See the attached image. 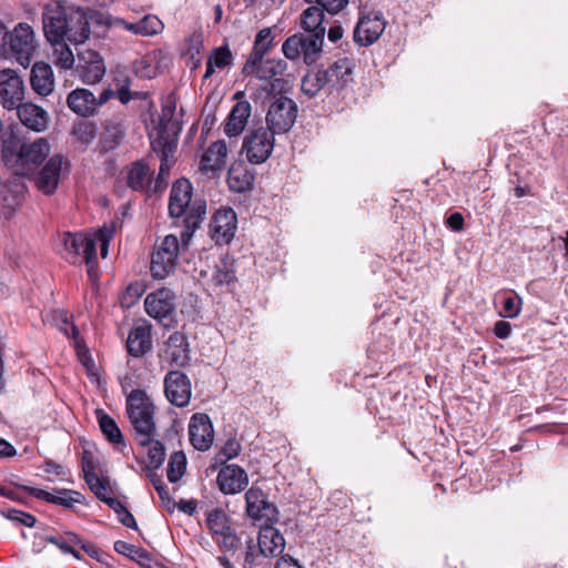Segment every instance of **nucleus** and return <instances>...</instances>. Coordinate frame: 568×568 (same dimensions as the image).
<instances>
[{"mask_svg": "<svg viewBox=\"0 0 568 568\" xmlns=\"http://www.w3.org/2000/svg\"><path fill=\"white\" fill-rule=\"evenodd\" d=\"M42 24L44 37L50 43L68 40L72 44H82L91 34L87 16L80 11L69 12L58 0H52L44 6Z\"/></svg>", "mask_w": 568, "mask_h": 568, "instance_id": "f257e3e1", "label": "nucleus"}, {"mask_svg": "<svg viewBox=\"0 0 568 568\" xmlns=\"http://www.w3.org/2000/svg\"><path fill=\"white\" fill-rule=\"evenodd\" d=\"M205 203H199L197 214H189L184 217L185 229L181 232V240L176 235L169 234L154 244L150 264V272L154 278L163 280L174 272L180 250L189 245L194 231L205 215Z\"/></svg>", "mask_w": 568, "mask_h": 568, "instance_id": "f03ea898", "label": "nucleus"}, {"mask_svg": "<svg viewBox=\"0 0 568 568\" xmlns=\"http://www.w3.org/2000/svg\"><path fill=\"white\" fill-rule=\"evenodd\" d=\"M115 222H111L110 224H104L100 227L94 237L88 236L83 233H64L62 235L64 258L74 265L84 262L88 265L89 276H97V243H100V254L105 258L109 251V244L115 233Z\"/></svg>", "mask_w": 568, "mask_h": 568, "instance_id": "7ed1b4c3", "label": "nucleus"}, {"mask_svg": "<svg viewBox=\"0 0 568 568\" xmlns=\"http://www.w3.org/2000/svg\"><path fill=\"white\" fill-rule=\"evenodd\" d=\"M50 149L44 138H39L31 143H20L11 138L3 142L2 160L16 174L31 175L48 158Z\"/></svg>", "mask_w": 568, "mask_h": 568, "instance_id": "20e7f679", "label": "nucleus"}, {"mask_svg": "<svg viewBox=\"0 0 568 568\" xmlns=\"http://www.w3.org/2000/svg\"><path fill=\"white\" fill-rule=\"evenodd\" d=\"M125 409L133 438L140 447H144L145 437L155 435V405L145 390L133 389L126 396Z\"/></svg>", "mask_w": 568, "mask_h": 568, "instance_id": "39448f33", "label": "nucleus"}, {"mask_svg": "<svg viewBox=\"0 0 568 568\" xmlns=\"http://www.w3.org/2000/svg\"><path fill=\"white\" fill-rule=\"evenodd\" d=\"M161 465L162 464H140L139 469L134 466H132V469L136 473L143 474L152 483L161 499L162 506L169 513H173L174 509L178 508L180 511L192 516L196 511L197 501L195 499H181L176 503L163 480V470L160 469Z\"/></svg>", "mask_w": 568, "mask_h": 568, "instance_id": "423d86ee", "label": "nucleus"}, {"mask_svg": "<svg viewBox=\"0 0 568 568\" xmlns=\"http://www.w3.org/2000/svg\"><path fill=\"white\" fill-rule=\"evenodd\" d=\"M6 43L9 45L11 57L27 69L38 48L33 28L27 22L18 23L12 31L8 32Z\"/></svg>", "mask_w": 568, "mask_h": 568, "instance_id": "0eeeda50", "label": "nucleus"}, {"mask_svg": "<svg viewBox=\"0 0 568 568\" xmlns=\"http://www.w3.org/2000/svg\"><path fill=\"white\" fill-rule=\"evenodd\" d=\"M274 135L263 125L254 126L245 134L242 151L250 163L262 164L270 158L274 149Z\"/></svg>", "mask_w": 568, "mask_h": 568, "instance_id": "6e6552de", "label": "nucleus"}, {"mask_svg": "<svg viewBox=\"0 0 568 568\" xmlns=\"http://www.w3.org/2000/svg\"><path fill=\"white\" fill-rule=\"evenodd\" d=\"M144 310L150 317L169 327L175 322L176 295L168 287L158 288L146 295Z\"/></svg>", "mask_w": 568, "mask_h": 568, "instance_id": "1a4fd4ad", "label": "nucleus"}, {"mask_svg": "<svg viewBox=\"0 0 568 568\" xmlns=\"http://www.w3.org/2000/svg\"><path fill=\"white\" fill-rule=\"evenodd\" d=\"M297 104L287 97L275 98L266 112V128L273 134H283L288 132L297 118Z\"/></svg>", "mask_w": 568, "mask_h": 568, "instance_id": "9d476101", "label": "nucleus"}, {"mask_svg": "<svg viewBox=\"0 0 568 568\" xmlns=\"http://www.w3.org/2000/svg\"><path fill=\"white\" fill-rule=\"evenodd\" d=\"M11 484L18 486L30 496L44 500L49 504L58 505L67 509H74L75 504L85 505L87 500L83 494L78 490L67 489V488H53L52 491H47L41 488L31 487L28 485H20L13 480Z\"/></svg>", "mask_w": 568, "mask_h": 568, "instance_id": "9b49d317", "label": "nucleus"}, {"mask_svg": "<svg viewBox=\"0 0 568 568\" xmlns=\"http://www.w3.org/2000/svg\"><path fill=\"white\" fill-rule=\"evenodd\" d=\"M246 515L254 521L276 523L278 520L277 507L271 503L266 494L255 487L245 493Z\"/></svg>", "mask_w": 568, "mask_h": 568, "instance_id": "f8f14e48", "label": "nucleus"}, {"mask_svg": "<svg viewBox=\"0 0 568 568\" xmlns=\"http://www.w3.org/2000/svg\"><path fill=\"white\" fill-rule=\"evenodd\" d=\"M68 165L67 159L61 154H54L48 159L44 165L34 176L37 189L44 195L55 193L63 169Z\"/></svg>", "mask_w": 568, "mask_h": 568, "instance_id": "ddd939ff", "label": "nucleus"}, {"mask_svg": "<svg viewBox=\"0 0 568 568\" xmlns=\"http://www.w3.org/2000/svg\"><path fill=\"white\" fill-rule=\"evenodd\" d=\"M176 110V99L170 94L162 103L161 113L158 119L156 136L152 141H156L159 145L161 141L176 142L178 135L182 130V123L174 119Z\"/></svg>", "mask_w": 568, "mask_h": 568, "instance_id": "4468645a", "label": "nucleus"}, {"mask_svg": "<svg viewBox=\"0 0 568 568\" xmlns=\"http://www.w3.org/2000/svg\"><path fill=\"white\" fill-rule=\"evenodd\" d=\"M237 230L236 213L231 207L217 210L210 222V235L219 244H229Z\"/></svg>", "mask_w": 568, "mask_h": 568, "instance_id": "2eb2a0df", "label": "nucleus"}, {"mask_svg": "<svg viewBox=\"0 0 568 568\" xmlns=\"http://www.w3.org/2000/svg\"><path fill=\"white\" fill-rule=\"evenodd\" d=\"M24 85L22 79L13 70L0 71V102L7 110L17 109L22 104Z\"/></svg>", "mask_w": 568, "mask_h": 568, "instance_id": "dca6fc26", "label": "nucleus"}, {"mask_svg": "<svg viewBox=\"0 0 568 568\" xmlns=\"http://www.w3.org/2000/svg\"><path fill=\"white\" fill-rule=\"evenodd\" d=\"M354 62L348 58L338 59L326 69H321L328 94L338 93L353 82Z\"/></svg>", "mask_w": 568, "mask_h": 568, "instance_id": "f3484780", "label": "nucleus"}, {"mask_svg": "<svg viewBox=\"0 0 568 568\" xmlns=\"http://www.w3.org/2000/svg\"><path fill=\"white\" fill-rule=\"evenodd\" d=\"M164 393L172 405L187 406L192 394L190 378L181 371H170L164 377Z\"/></svg>", "mask_w": 568, "mask_h": 568, "instance_id": "a211bd4d", "label": "nucleus"}, {"mask_svg": "<svg viewBox=\"0 0 568 568\" xmlns=\"http://www.w3.org/2000/svg\"><path fill=\"white\" fill-rule=\"evenodd\" d=\"M77 73L85 84L99 83L105 74V65L101 55L93 50L78 53Z\"/></svg>", "mask_w": 568, "mask_h": 568, "instance_id": "6ab92c4d", "label": "nucleus"}, {"mask_svg": "<svg viewBox=\"0 0 568 568\" xmlns=\"http://www.w3.org/2000/svg\"><path fill=\"white\" fill-rule=\"evenodd\" d=\"M189 437L192 446L201 452L207 450L214 439L211 418L205 413H195L189 423Z\"/></svg>", "mask_w": 568, "mask_h": 568, "instance_id": "aec40b11", "label": "nucleus"}, {"mask_svg": "<svg viewBox=\"0 0 568 568\" xmlns=\"http://www.w3.org/2000/svg\"><path fill=\"white\" fill-rule=\"evenodd\" d=\"M192 184L186 179H179L173 183L170 199H169V213L172 217H181L189 214H197L199 206L195 209H189V204L192 197Z\"/></svg>", "mask_w": 568, "mask_h": 568, "instance_id": "412c9836", "label": "nucleus"}, {"mask_svg": "<svg viewBox=\"0 0 568 568\" xmlns=\"http://www.w3.org/2000/svg\"><path fill=\"white\" fill-rule=\"evenodd\" d=\"M85 484L94 496L106 503L113 497V489L110 477L101 469L100 464H81Z\"/></svg>", "mask_w": 568, "mask_h": 568, "instance_id": "4be33fe9", "label": "nucleus"}, {"mask_svg": "<svg viewBox=\"0 0 568 568\" xmlns=\"http://www.w3.org/2000/svg\"><path fill=\"white\" fill-rule=\"evenodd\" d=\"M216 478L220 490L225 495L237 494L248 485L246 471L237 464H223Z\"/></svg>", "mask_w": 568, "mask_h": 568, "instance_id": "5701e85b", "label": "nucleus"}, {"mask_svg": "<svg viewBox=\"0 0 568 568\" xmlns=\"http://www.w3.org/2000/svg\"><path fill=\"white\" fill-rule=\"evenodd\" d=\"M252 114V106L248 101L236 102L226 119L223 122V132L229 138H237L241 135Z\"/></svg>", "mask_w": 568, "mask_h": 568, "instance_id": "b1692460", "label": "nucleus"}, {"mask_svg": "<svg viewBox=\"0 0 568 568\" xmlns=\"http://www.w3.org/2000/svg\"><path fill=\"white\" fill-rule=\"evenodd\" d=\"M226 156L227 146L225 141L217 140L202 154L199 168L206 175L214 176L224 169Z\"/></svg>", "mask_w": 568, "mask_h": 568, "instance_id": "393cba45", "label": "nucleus"}, {"mask_svg": "<svg viewBox=\"0 0 568 568\" xmlns=\"http://www.w3.org/2000/svg\"><path fill=\"white\" fill-rule=\"evenodd\" d=\"M164 357L170 365L184 367L190 361V347L186 336L181 332H173L165 342Z\"/></svg>", "mask_w": 568, "mask_h": 568, "instance_id": "a878e982", "label": "nucleus"}, {"mask_svg": "<svg viewBox=\"0 0 568 568\" xmlns=\"http://www.w3.org/2000/svg\"><path fill=\"white\" fill-rule=\"evenodd\" d=\"M152 326L148 322L135 325L126 339L128 353L133 357H142L152 349Z\"/></svg>", "mask_w": 568, "mask_h": 568, "instance_id": "bb28decb", "label": "nucleus"}, {"mask_svg": "<svg viewBox=\"0 0 568 568\" xmlns=\"http://www.w3.org/2000/svg\"><path fill=\"white\" fill-rule=\"evenodd\" d=\"M287 69V63L282 59H264L255 61L251 68H246V63L243 67V73L246 75H254L256 79L262 81L274 80L278 82L276 77L282 75Z\"/></svg>", "mask_w": 568, "mask_h": 568, "instance_id": "cd10ccee", "label": "nucleus"}, {"mask_svg": "<svg viewBox=\"0 0 568 568\" xmlns=\"http://www.w3.org/2000/svg\"><path fill=\"white\" fill-rule=\"evenodd\" d=\"M67 105L72 112L83 118H90L98 113L95 95L84 88L72 90L67 97Z\"/></svg>", "mask_w": 568, "mask_h": 568, "instance_id": "c85d7f7f", "label": "nucleus"}, {"mask_svg": "<svg viewBox=\"0 0 568 568\" xmlns=\"http://www.w3.org/2000/svg\"><path fill=\"white\" fill-rule=\"evenodd\" d=\"M257 545L264 557H276L283 552L285 539L278 529L272 525H265L260 529Z\"/></svg>", "mask_w": 568, "mask_h": 568, "instance_id": "c756f323", "label": "nucleus"}, {"mask_svg": "<svg viewBox=\"0 0 568 568\" xmlns=\"http://www.w3.org/2000/svg\"><path fill=\"white\" fill-rule=\"evenodd\" d=\"M17 113L21 123L36 132L44 131L48 128V113L33 103L20 104L17 108Z\"/></svg>", "mask_w": 568, "mask_h": 568, "instance_id": "7c9ffc66", "label": "nucleus"}, {"mask_svg": "<svg viewBox=\"0 0 568 568\" xmlns=\"http://www.w3.org/2000/svg\"><path fill=\"white\" fill-rule=\"evenodd\" d=\"M30 82L38 94H50L54 87L53 71L51 67L44 62H36L31 70Z\"/></svg>", "mask_w": 568, "mask_h": 568, "instance_id": "2f4dec72", "label": "nucleus"}, {"mask_svg": "<svg viewBox=\"0 0 568 568\" xmlns=\"http://www.w3.org/2000/svg\"><path fill=\"white\" fill-rule=\"evenodd\" d=\"M383 30L384 23L381 19L363 18L354 30V40L361 45H369L379 38Z\"/></svg>", "mask_w": 568, "mask_h": 568, "instance_id": "473e14b6", "label": "nucleus"}, {"mask_svg": "<svg viewBox=\"0 0 568 568\" xmlns=\"http://www.w3.org/2000/svg\"><path fill=\"white\" fill-rule=\"evenodd\" d=\"M324 9L317 6L306 8L300 18L301 28L307 34L325 37L326 28L323 24Z\"/></svg>", "mask_w": 568, "mask_h": 568, "instance_id": "72a5a7b5", "label": "nucleus"}, {"mask_svg": "<svg viewBox=\"0 0 568 568\" xmlns=\"http://www.w3.org/2000/svg\"><path fill=\"white\" fill-rule=\"evenodd\" d=\"M125 138V130L119 123H108L100 135L97 151L102 154L109 153L119 148Z\"/></svg>", "mask_w": 568, "mask_h": 568, "instance_id": "f704fd0d", "label": "nucleus"}, {"mask_svg": "<svg viewBox=\"0 0 568 568\" xmlns=\"http://www.w3.org/2000/svg\"><path fill=\"white\" fill-rule=\"evenodd\" d=\"M126 184L133 191H143L151 182L150 169L144 161L133 162L124 169Z\"/></svg>", "mask_w": 568, "mask_h": 568, "instance_id": "c9c22d12", "label": "nucleus"}, {"mask_svg": "<svg viewBox=\"0 0 568 568\" xmlns=\"http://www.w3.org/2000/svg\"><path fill=\"white\" fill-rule=\"evenodd\" d=\"M99 427L108 439L109 443L115 447L121 448L125 446L124 436L119 428L116 422L108 415L103 409H97L95 412Z\"/></svg>", "mask_w": 568, "mask_h": 568, "instance_id": "e433bc0d", "label": "nucleus"}, {"mask_svg": "<svg viewBox=\"0 0 568 568\" xmlns=\"http://www.w3.org/2000/svg\"><path fill=\"white\" fill-rule=\"evenodd\" d=\"M274 45V36L271 29L265 28L257 32L252 51L246 60V68H251L255 61H260Z\"/></svg>", "mask_w": 568, "mask_h": 568, "instance_id": "4c0bfd02", "label": "nucleus"}, {"mask_svg": "<svg viewBox=\"0 0 568 568\" xmlns=\"http://www.w3.org/2000/svg\"><path fill=\"white\" fill-rule=\"evenodd\" d=\"M45 541L57 546L63 554L72 555L75 559H81V555L77 547L81 544V538L73 531H65L59 536H47Z\"/></svg>", "mask_w": 568, "mask_h": 568, "instance_id": "58836bf2", "label": "nucleus"}, {"mask_svg": "<svg viewBox=\"0 0 568 568\" xmlns=\"http://www.w3.org/2000/svg\"><path fill=\"white\" fill-rule=\"evenodd\" d=\"M254 176L245 168L237 165L232 166L227 173L229 187L237 193L251 190Z\"/></svg>", "mask_w": 568, "mask_h": 568, "instance_id": "ea45409f", "label": "nucleus"}, {"mask_svg": "<svg viewBox=\"0 0 568 568\" xmlns=\"http://www.w3.org/2000/svg\"><path fill=\"white\" fill-rule=\"evenodd\" d=\"M232 64L233 54L227 44L214 49L207 59L204 79L212 77L215 69H224Z\"/></svg>", "mask_w": 568, "mask_h": 568, "instance_id": "a19ab883", "label": "nucleus"}, {"mask_svg": "<svg viewBox=\"0 0 568 568\" xmlns=\"http://www.w3.org/2000/svg\"><path fill=\"white\" fill-rule=\"evenodd\" d=\"M303 49L301 57L305 64H314L321 57L324 37L314 34H302Z\"/></svg>", "mask_w": 568, "mask_h": 568, "instance_id": "79ce46f5", "label": "nucleus"}, {"mask_svg": "<svg viewBox=\"0 0 568 568\" xmlns=\"http://www.w3.org/2000/svg\"><path fill=\"white\" fill-rule=\"evenodd\" d=\"M154 152L161 156V163L159 169V176L168 175L173 164V154L176 149V142L174 141H161L158 145L156 141L151 142Z\"/></svg>", "mask_w": 568, "mask_h": 568, "instance_id": "37998d69", "label": "nucleus"}, {"mask_svg": "<svg viewBox=\"0 0 568 568\" xmlns=\"http://www.w3.org/2000/svg\"><path fill=\"white\" fill-rule=\"evenodd\" d=\"M98 128L91 121H77L72 125L71 134L81 145H90L97 138Z\"/></svg>", "mask_w": 568, "mask_h": 568, "instance_id": "c03bdc74", "label": "nucleus"}, {"mask_svg": "<svg viewBox=\"0 0 568 568\" xmlns=\"http://www.w3.org/2000/svg\"><path fill=\"white\" fill-rule=\"evenodd\" d=\"M301 90L307 98H315L322 90H326L321 69L310 71L302 78Z\"/></svg>", "mask_w": 568, "mask_h": 568, "instance_id": "a18cd8bd", "label": "nucleus"}, {"mask_svg": "<svg viewBox=\"0 0 568 568\" xmlns=\"http://www.w3.org/2000/svg\"><path fill=\"white\" fill-rule=\"evenodd\" d=\"M146 444L142 452L148 455L149 462H164L168 452L171 449L170 443L166 444L162 440L154 439V436L145 437Z\"/></svg>", "mask_w": 568, "mask_h": 568, "instance_id": "49530a36", "label": "nucleus"}, {"mask_svg": "<svg viewBox=\"0 0 568 568\" xmlns=\"http://www.w3.org/2000/svg\"><path fill=\"white\" fill-rule=\"evenodd\" d=\"M206 526L210 529L213 538L227 530L230 526V519L224 510L220 508L212 509L206 516Z\"/></svg>", "mask_w": 568, "mask_h": 568, "instance_id": "de8ad7c7", "label": "nucleus"}, {"mask_svg": "<svg viewBox=\"0 0 568 568\" xmlns=\"http://www.w3.org/2000/svg\"><path fill=\"white\" fill-rule=\"evenodd\" d=\"M68 40H61L59 43H51L53 47L54 64L63 70L72 69L74 65V55L67 44Z\"/></svg>", "mask_w": 568, "mask_h": 568, "instance_id": "09e8293b", "label": "nucleus"}, {"mask_svg": "<svg viewBox=\"0 0 568 568\" xmlns=\"http://www.w3.org/2000/svg\"><path fill=\"white\" fill-rule=\"evenodd\" d=\"M501 306L503 310L499 313L500 316L506 318H516L523 307V300L519 295H517L515 292H505L501 295Z\"/></svg>", "mask_w": 568, "mask_h": 568, "instance_id": "8fccbe9b", "label": "nucleus"}, {"mask_svg": "<svg viewBox=\"0 0 568 568\" xmlns=\"http://www.w3.org/2000/svg\"><path fill=\"white\" fill-rule=\"evenodd\" d=\"M118 516L119 521L131 529H138L136 521L124 504L115 497L106 499L105 503Z\"/></svg>", "mask_w": 568, "mask_h": 568, "instance_id": "3c124183", "label": "nucleus"}, {"mask_svg": "<svg viewBox=\"0 0 568 568\" xmlns=\"http://www.w3.org/2000/svg\"><path fill=\"white\" fill-rule=\"evenodd\" d=\"M40 469L41 476L49 481H71L70 471L64 464H42Z\"/></svg>", "mask_w": 568, "mask_h": 568, "instance_id": "603ef678", "label": "nucleus"}, {"mask_svg": "<svg viewBox=\"0 0 568 568\" xmlns=\"http://www.w3.org/2000/svg\"><path fill=\"white\" fill-rule=\"evenodd\" d=\"M138 23L141 37H153L164 29V23L154 14H145Z\"/></svg>", "mask_w": 568, "mask_h": 568, "instance_id": "864d4df0", "label": "nucleus"}, {"mask_svg": "<svg viewBox=\"0 0 568 568\" xmlns=\"http://www.w3.org/2000/svg\"><path fill=\"white\" fill-rule=\"evenodd\" d=\"M241 452V444L235 437L227 438L219 448L215 462H229L236 458Z\"/></svg>", "mask_w": 568, "mask_h": 568, "instance_id": "5fc2aeb1", "label": "nucleus"}, {"mask_svg": "<svg viewBox=\"0 0 568 568\" xmlns=\"http://www.w3.org/2000/svg\"><path fill=\"white\" fill-rule=\"evenodd\" d=\"M114 550L118 554L124 555V556H126L131 559L138 560V561H140L142 559H150L149 554L144 549L136 547L132 544H129L126 541H122V540L115 541Z\"/></svg>", "mask_w": 568, "mask_h": 568, "instance_id": "6e6d98bb", "label": "nucleus"}, {"mask_svg": "<svg viewBox=\"0 0 568 568\" xmlns=\"http://www.w3.org/2000/svg\"><path fill=\"white\" fill-rule=\"evenodd\" d=\"M302 49L303 43L301 33L288 37L282 44V52L285 55V58L290 60L300 59Z\"/></svg>", "mask_w": 568, "mask_h": 568, "instance_id": "4d7b16f0", "label": "nucleus"}, {"mask_svg": "<svg viewBox=\"0 0 568 568\" xmlns=\"http://www.w3.org/2000/svg\"><path fill=\"white\" fill-rule=\"evenodd\" d=\"M1 514L4 518L26 527H33L37 523V519L33 515L16 508H3Z\"/></svg>", "mask_w": 568, "mask_h": 568, "instance_id": "13d9d810", "label": "nucleus"}, {"mask_svg": "<svg viewBox=\"0 0 568 568\" xmlns=\"http://www.w3.org/2000/svg\"><path fill=\"white\" fill-rule=\"evenodd\" d=\"M164 464L160 466V469L163 470V474H166V478L169 483L173 485V491H176L179 488L180 480L186 474V465L187 464H166V467L163 468Z\"/></svg>", "mask_w": 568, "mask_h": 568, "instance_id": "bf43d9fd", "label": "nucleus"}, {"mask_svg": "<svg viewBox=\"0 0 568 568\" xmlns=\"http://www.w3.org/2000/svg\"><path fill=\"white\" fill-rule=\"evenodd\" d=\"M223 551L235 550L240 546V538L235 531L230 527L227 530L221 532L219 537L213 538Z\"/></svg>", "mask_w": 568, "mask_h": 568, "instance_id": "052dcab7", "label": "nucleus"}, {"mask_svg": "<svg viewBox=\"0 0 568 568\" xmlns=\"http://www.w3.org/2000/svg\"><path fill=\"white\" fill-rule=\"evenodd\" d=\"M143 292L144 288L141 283H131L122 294L121 304L123 306L130 307L139 300Z\"/></svg>", "mask_w": 568, "mask_h": 568, "instance_id": "680f3d73", "label": "nucleus"}, {"mask_svg": "<svg viewBox=\"0 0 568 568\" xmlns=\"http://www.w3.org/2000/svg\"><path fill=\"white\" fill-rule=\"evenodd\" d=\"M310 4H315L331 14L342 11L348 3V0H305Z\"/></svg>", "mask_w": 568, "mask_h": 568, "instance_id": "e2e57ef3", "label": "nucleus"}, {"mask_svg": "<svg viewBox=\"0 0 568 568\" xmlns=\"http://www.w3.org/2000/svg\"><path fill=\"white\" fill-rule=\"evenodd\" d=\"M234 280V272L230 270L226 263H222V265H217L213 275L212 281L215 285H225L230 284Z\"/></svg>", "mask_w": 568, "mask_h": 568, "instance_id": "0e129e2a", "label": "nucleus"}, {"mask_svg": "<svg viewBox=\"0 0 568 568\" xmlns=\"http://www.w3.org/2000/svg\"><path fill=\"white\" fill-rule=\"evenodd\" d=\"M201 49H202L201 36L200 34L190 36V38L187 39L186 54L190 55V58L192 60H194L196 55L200 57ZM200 62H201V59L199 58L194 62V68L197 67V64H200Z\"/></svg>", "mask_w": 568, "mask_h": 568, "instance_id": "69168bd1", "label": "nucleus"}, {"mask_svg": "<svg viewBox=\"0 0 568 568\" xmlns=\"http://www.w3.org/2000/svg\"><path fill=\"white\" fill-rule=\"evenodd\" d=\"M168 439H169L170 445H171L169 462H172V463H184V462H186V455L184 454V452L182 449H175L174 448V443H173L174 440H176L180 444V440L178 438V434L176 433L170 434L168 436Z\"/></svg>", "mask_w": 568, "mask_h": 568, "instance_id": "338daca9", "label": "nucleus"}, {"mask_svg": "<svg viewBox=\"0 0 568 568\" xmlns=\"http://www.w3.org/2000/svg\"><path fill=\"white\" fill-rule=\"evenodd\" d=\"M275 568H304L296 559L290 555L282 556L275 565Z\"/></svg>", "mask_w": 568, "mask_h": 568, "instance_id": "774afa93", "label": "nucleus"}]
</instances>
